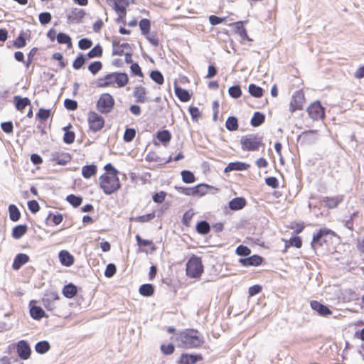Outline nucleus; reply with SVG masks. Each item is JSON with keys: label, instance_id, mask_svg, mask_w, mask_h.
<instances>
[{"label": "nucleus", "instance_id": "29", "mask_svg": "<svg viewBox=\"0 0 364 364\" xmlns=\"http://www.w3.org/2000/svg\"><path fill=\"white\" fill-rule=\"evenodd\" d=\"M97 173V166L95 164L85 165L82 168V176L87 179L95 176Z\"/></svg>", "mask_w": 364, "mask_h": 364}, {"label": "nucleus", "instance_id": "62", "mask_svg": "<svg viewBox=\"0 0 364 364\" xmlns=\"http://www.w3.org/2000/svg\"><path fill=\"white\" fill-rule=\"evenodd\" d=\"M289 229L294 230L295 234L301 233L305 228L304 223H293L289 226Z\"/></svg>", "mask_w": 364, "mask_h": 364}, {"label": "nucleus", "instance_id": "19", "mask_svg": "<svg viewBox=\"0 0 364 364\" xmlns=\"http://www.w3.org/2000/svg\"><path fill=\"white\" fill-rule=\"evenodd\" d=\"M310 304L312 309L316 311L321 316H327L332 314V311L328 309V307L317 301H312Z\"/></svg>", "mask_w": 364, "mask_h": 364}, {"label": "nucleus", "instance_id": "39", "mask_svg": "<svg viewBox=\"0 0 364 364\" xmlns=\"http://www.w3.org/2000/svg\"><path fill=\"white\" fill-rule=\"evenodd\" d=\"M265 119V116L259 112L254 113L253 117L251 119V124L256 127L260 126Z\"/></svg>", "mask_w": 364, "mask_h": 364}, {"label": "nucleus", "instance_id": "1", "mask_svg": "<svg viewBox=\"0 0 364 364\" xmlns=\"http://www.w3.org/2000/svg\"><path fill=\"white\" fill-rule=\"evenodd\" d=\"M104 170L105 172L99 177L100 188L106 195L117 193L121 188L119 171L111 164H107Z\"/></svg>", "mask_w": 364, "mask_h": 364}, {"label": "nucleus", "instance_id": "3", "mask_svg": "<svg viewBox=\"0 0 364 364\" xmlns=\"http://www.w3.org/2000/svg\"><path fill=\"white\" fill-rule=\"evenodd\" d=\"M129 81V78L126 73L113 72L97 79L96 85L100 88H122L125 87Z\"/></svg>", "mask_w": 364, "mask_h": 364}, {"label": "nucleus", "instance_id": "21", "mask_svg": "<svg viewBox=\"0 0 364 364\" xmlns=\"http://www.w3.org/2000/svg\"><path fill=\"white\" fill-rule=\"evenodd\" d=\"M156 138L163 146H167L172 139V135L168 130L164 129L157 132Z\"/></svg>", "mask_w": 364, "mask_h": 364}, {"label": "nucleus", "instance_id": "5", "mask_svg": "<svg viewBox=\"0 0 364 364\" xmlns=\"http://www.w3.org/2000/svg\"><path fill=\"white\" fill-rule=\"evenodd\" d=\"M241 149L245 151H256L264 146L263 137L257 134H247L240 139Z\"/></svg>", "mask_w": 364, "mask_h": 364}, {"label": "nucleus", "instance_id": "48", "mask_svg": "<svg viewBox=\"0 0 364 364\" xmlns=\"http://www.w3.org/2000/svg\"><path fill=\"white\" fill-rule=\"evenodd\" d=\"M150 77L152 80H154L156 83L159 85H161L164 82V78L161 73L159 70L151 71L150 73Z\"/></svg>", "mask_w": 364, "mask_h": 364}, {"label": "nucleus", "instance_id": "6", "mask_svg": "<svg viewBox=\"0 0 364 364\" xmlns=\"http://www.w3.org/2000/svg\"><path fill=\"white\" fill-rule=\"evenodd\" d=\"M115 105V100L112 95L108 92L100 95L96 103V108L101 114H108L112 111Z\"/></svg>", "mask_w": 364, "mask_h": 364}, {"label": "nucleus", "instance_id": "54", "mask_svg": "<svg viewBox=\"0 0 364 364\" xmlns=\"http://www.w3.org/2000/svg\"><path fill=\"white\" fill-rule=\"evenodd\" d=\"M66 200L68 203H70L72 205L77 208L80 206L82 203V199L80 196H76L73 194H70L67 196Z\"/></svg>", "mask_w": 364, "mask_h": 364}, {"label": "nucleus", "instance_id": "50", "mask_svg": "<svg viewBox=\"0 0 364 364\" xmlns=\"http://www.w3.org/2000/svg\"><path fill=\"white\" fill-rule=\"evenodd\" d=\"M154 291V287L151 284H143L139 288V293L142 296H151Z\"/></svg>", "mask_w": 364, "mask_h": 364}, {"label": "nucleus", "instance_id": "16", "mask_svg": "<svg viewBox=\"0 0 364 364\" xmlns=\"http://www.w3.org/2000/svg\"><path fill=\"white\" fill-rule=\"evenodd\" d=\"M344 197L343 195H338L336 196H326L322 200L324 205L328 208L333 209L338 207V205L343 201Z\"/></svg>", "mask_w": 364, "mask_h": 364}, {"label": "nucleus", "instance_id": "51", "mask_svg": "<svg viewBox=\"0 0 364 364\" xmlns=\"http://www.w3.org/2000/svg\"><path fill=\"white\" fill-rule=\"evenodd\" d=\"M194 215L195 213L193 209H189L188 210L185 212L182 218L183 224L186 227H189L191 225V222Z\"/></svg>", "mask_w": 364, "mask_h": 364}, {"label": "nucleus", "instance_id": "15", "mask_svg": "<svg viewBox=\"0 0 364 364\" xmlns=\"http://www.w3.org/2000/svg\"><path fill=\"white\" fill-rule=\"evenodd\" d=\"M85 16V12L83 9L79 8H73L68 14L67 18L70 23H79Z\"/></svg>", "mask_w": 364, "mask_h": 364}, {"label": "nucleus", "instance_id": "47", "mask_svg": "<svg viewBox=\"0 0 364 364\" xmlns=\"http://www.w3.org/2000/svg\"><path fill=\"white\" fill-rule=\"evenodd\" d=\"M249 92L255 97H261L263 95V90L262 87L255 84H250L248 87Z\"/></svg>", "mask_w": 364, "mask_h": 364}, {"label": "nucleus", "instance_id": "9", "mask_svg": "<svg viewBox=\"0 0 364 364\" xmlns=\"http://www.w3.org/2000/svg\"><path fill=\"white\" fill-rule=\"evenodd\" d=\"M306 102V97L302 90L294 92L289 102V112L294 113L302 110Z\"/></svg>", "mask_w": 364, "mask_h": 364}, {"label": "nucleus", "instance_id": "17", "mask_svg": "<svg viewBox=\"0 0 364 364\" xmlns=\"http://www.w3.org/2000/svg\"><path fill=\"white\" fill-rule=\"evenodd\" d=\"M145 160L148 162H156L160 165L168 164L172 161V157L170 156L167 159H161L155 151H150L146 155Z\"/></svg>", "mask_w": 364, "mask_h": 364}, {"label": "nucleus", "instance_id": "57", "mask_svg": "<svg viewBox=\"0 0 364 364\" xmlns=\"http://www.w3.org/2000/svg\"><path fill=\"white\" fill-rule=\"evenodd\" d=\"M235 253L239 256L247 257L250 255L251 250L245 245H240L236 248Z\"/></svg>", "mask_w": 364, "mask_h": 364}, {"label": "nucleus", "instance_id": "38", "mask_svg": "<svg viewBox=\"0 0 364 364\" xmlns=\"http://www.w3.org/2000/svg\"><path fill=\"white\" fill-rule=\"evenodd\" d=\"M31 316L36 320H39L45 315V312L42 308L36 306H32L30 309Z\"/></svg>", "mask_w": 364, "mask_h": 364}, {"label": "nucleus", "instance_id": "25", "mask_svg": "<svg viewBox=\"0 0 364 364\" xmlns=\"http://www.w3.org/2000/svg\"><path fill=\"white\" fill-rule=\"evenodd\" d=\"M200 355H195L192 354L183 353L178 360L179 364H195L198 360H201Z\"/></svg>", "mask_w": 364, "mask_h": 364}, {"label": "nucleus", "instance_id": "63", "mask_svg": "<svg viewBox=\"0 0 364 364\" xmlns=\"http://www.w3.org/2000/svg\"><path fill=\"white\" fill-rule=\"evenodd\" d=\"M85 59L83 55L80 54L73 61V67L75 70H79L85 64Z\"/></svg>", "mask_w": 364, "mask_h": 364}, {"label": "nucleus", "instance_id": "2", "mask_svg": "<svg viewBox=\"0 0 364 364\" xmlns=\"http://www.w3.org/2000/svg\"><path fill=\"white\" fill-rule=\"evenodd\" d=\"M179 347L183 348H198L204 343L203 337L196 329L188 328L181 331L176 337Z\"/></svg>", "mask_w": 364, "mask_h": 364}, {"label": "nucleus", "instance_id": "58", "mask_svg": "<svg viewBox=\"0 0 364 364\" xmlns=\"http://www.w3.org/2000/svg\"><path fill=\"white\" fill-rule=\"evenodd\" d=\"M136 136V131L133 128L127 129L124 132L123 139L126 142L132 141Z\"/></svg>", "mask_w": 364, "mask_h": 364}, {"label": "nucleus", "instance_id": "31", "mask_svg": "<svg viewBox=\"0 0 364 364\" xmlns=\"http://www.w3.org/2000/svg\"><path fill=\"white\" fill-rule=\"evenodd\" d=\"M194 188V197H202L206 195L211 187L209 185L205 183H200L195 186Z\"/></svg>", "mask_w": 364, "mask_h": 364}, {"label": "nucleus", "instance_id": "35", "mask_svg": "<svg viewBox=\"0 0 364 364\" xmlns=\"http://www.w3.org/2000/svg\"><path fill=\"white\" fill-rule=\"evenodd\" d=\"M28 227L26 225L15 226L12 230V237L15 239H19L26 233Z\"/></svg>", "mask_w": 364, "mask_h": 364}, {"label": "nucleus", "instance_id": "32", "mask_svg": "<svg viewBox=\"0 0 364 364\" xmlns=\"http://www.w3.org/2000/svg\"><path fill=\"white\" fill-rule=\"evenodd\" d=\"M136 240L139 247H149L150 252H153L156 250V247L152 240L142 239L139 235H136Z\"/></svg>", "mask_w": 364, "mask_h": 364}, {"label": "nucleus", "instance_id": "7", "mask_svg": "<svg viewBox=\"0 0 364 364\" xmlns=\"http://www.w3.org/2000/svg\"><path fill=\"white\" fill-rule=\"evenodd\" d=\"M203 272V266L200 257L192 256L186 264V274L189 277L198 278Z\"/></svg>", "mask_w": 364, "mask_h": 364}, {"label": "nucleus", "instance_id": "12", "mask_svg": "<svg viewBox=\"0 0 364 364\" xmlns=\"http://www.w3.org/2000/svg\"><path fill=\"white\" fill-rule=\"evenodd\" d=\"M72 159L70 153L64 151H55L52 154L50 160L58 165L64 166L69 163Z\"/></svg>", "mask_w": 364, "mask_h": 364}, {"label": "nucleus", "instance_id": "53", "mask_svg": "<svg viewBox=\"0 0 364 364\" xmlns=\"http://www.w3.org/2000/svg\"><path fill=\"white\" fill-rule=\"evenodd\" d=\"M175 189L181 194L186 196L194 197V188L193 187L175 186Z\"/></svg>", "mask_w": 364, "mask_h": 364}, {"label": "nucleus", "instance_id": "18", "mask_svg": "<svg viewBox=\"0 0 364 364\" xmlns=\"http://www.w3.org/2000/svg\"><path fill=\"white\" fill-rule=\"evenodd\" d=\"M17 352L21 359L26 360L30 357L31 350L28 344L22 340L18 343Z\"/></svg>", "mask_w": 364, "mask_h": 364}, {"label": "nucleus", "instance_id": "27", "mask_svg": "<svg viewBox=\"0 0 364 364\" xmlns=\"http://www.w3.org/2000/svg\"><path fill=\"white\" fill-rule=\"evenodd\" d=\"M174 91L178 98L183 102H188L191 100V95L188 90L175 85Z\"/></svg>", "mask_w": 364, "mask_h": 364}, {"label": "nucleus", "instance_id": "4", "mask_svg": "<svg viewBox=\"0 0 364 364\" xmlns=\"http://www.w3.org/2000/svg\"><path fill=\"white\" fill-rule=\"evenodd\" d=\"M336 236V233L331 229L321 228L314 233L311 242V247L315 250L321 248L328 249Z\"/></svg>", "mask_w": 364, "mask_h": 364}, {"label": "nucleus", "instance_id": "60", "mask_svg": "<svg viewBox=\"0 0 364 364\" xmlns=\"http://www.w3.org/2000/svg\"><path fill=\"white\" fill-rule=\"evenodd\" d=\"M38 18L41 24L46 25L51 21L52 16L49 12H43L39 14Z\"/></svg>", "mask_w": 364, "mask_h": 364}, {"label": "nucleus", "instance_id": "61", "mask_svg": "<svg viewBox=\"0 0 364 364\" xmlns=\"http://www.w3.org/2000/svg\"><path fill=\"white\" fill-rule=\"evenodd\" d=\"M189 112L192 119L193 121L198 122V119L200 117L201 115L199 109L197 107L191 106L189 107Z\"/></svg>", "mask_w": 364, "mask_h": 364}, {"label": "nucleus", "instance_id": "55", "mask_svg": "<svg viewBox=\"0 0 364 364\" xmlns=\"http://www.w3.org/2000/svg\"><path fill=\"white\" fill-rule=\"evenodd\" d=\"M51 116V110L46 109L43 108H40L38 113L36 114V117L41 121H46Z\"/></svg>", "mask_w": 364, "mask_h": 364}, {"label": "nucleus", "instance_id": "22", "mask_svg": "<svg viewBox=\"0 0 364 364\" xmlns=\"http://www.w3.org/2000/svg\"><path fill=\"white\" fill-rule=\"evenodd\" d=\"M247 205L245 198L242 197H237L232 199L229 202V208L232 210H239L245 208Z\"/></svg>", "mask_w": 364, "mask_h": 364}, {"label": "nucleus", "instance_id": "40", "mask_svg": "<svg viewBox=\"0 0 364 364\" xmlns=\"http://www.w3.org/2000/svg\"><path fill=\"white\" fill-rule=\"evenodd\" d=\"M146 39L149 42L150 44H151L154 47H158L160 44V38L159 37V35L156 32H152L150 31L148 33V34H146L144 36Z\"/></svg>", "mask_w": 364, "mask_h": 364}, {"label": "nucleus", "instance_id": "42", "mask_svg": "<svg viewBox=\"0 0 364 364\" xmlns=\"http://www.w3.org/2000/svg\"><path fill=\"white\" fill-rule=\"evenodd\" d=\"M50 344L46 341H39L36 343L35 349L37 353L43 354L50 350Z\"/></svg>", "mask_w": 364, "mask_h": 364}, {"label": "nucleus", "instance_id": "10", "mask_svg": "<svg viewBox=\"0 0 364 364\" xmlns=\"http://www.w3.org/2000/svg\"><path fill=\"white\" fill-rule=\"evenodd\" d=\"M307 112L313 120L323 119L325 117V109L319 101L312 102L308 107Z\"/></svg>", "mask_w": 364, "mask_h": 364}, {"label": "nucleus", "instance_id": "37", "mask_svg": "<svg viewBox=\"0 0 364 364\" xmlns=\"http://www.w3.org/2000/svg\"><path fill=\"white\" fill-rule=\"evenodd\" d=\"M225 127L230 132L238 129V120L235 117H229L225 122Z\"/></svg>", "mask_w": 364, "mask_h": 364}, {"label": "nucleus", "instance_id": "41", "mask_svg": "<svg viewBox=\"0 0 364 364\" xmlns=\"http://www.w3.org/2000/svg\"><path fill=\"white\" fill-rule=\"evenodd\" d=\"M139 26L141 30V34L144 36L151 30V21L148 18H142L139 22Z\"/></svg>", "mask_w": 364, "mask_h": 364}, {"label": "nucleus", "instance_id": "56", "mask_svg": "<svg viewBox=\"0 0 364 364\" xmlns=\"http://www.w3.org/2000/svg\"><path fill=\"white\" fill-rule=\"evenodd\" d=\"M102 68V63L100 61H95L88 66L89 71L92 75H96Z\"/></svg>", "mask_w": 364, "mask_h": 364}, {"label": "nucleus", "instance_id": "33", "mask_svg": "<svg viewBox=\"0 0 364 364\" xmlns=\"http://www.w3.org/2000/svg\"><path fill=\"white\" fill-rule=\"evenodd\" d=\"M285 242V246H284V252H287V250L290 247H295L296 248H301L302 246V240L300 237L295 236L291 238H290L289 240H284Z\"/></svg>", "mask_w": 364, "mask_h": 364}, {"label": "nucleus", "instance_id": "23", "mask_svg": "<svg viewBox=\"0 0 364 364\" xmlns=\"http://www.w3.org/2000/svg\"><path fill=\"white\" fill-rule=\"evenodd\" d=\"M29 261V257L23 253L18 254L12 264V268L15 270L19 269L23 264Z\"/></svg>", "mask_w": 364, "mask_h": 364}, {"label": "nucleus", "instance_id": "49", "mask_svg": "<svg viewBox=\"0 0 364 364\" xmlns=\"http://www.w3.org/2000/svg\"><path fill=\"white\" fill-rule=\"evenodd\" d=\"M156 217L155 213L152 212L149 214L137 216L134 218V220L137 223H144L152 220Z\"/></svg>", "mask_w": 364, "mask_h": 364}, {"label": "nucleus", "instance_id": "24", "mask_svg": "<svg viewBox=\"0 0 364 364\" xmlns=\"http://www.w3.org/2000/svg\"><path fill=\"white\" fill-rule=\"evenodd\" d=\"M130 46L127 43H116L113 42L112 55L122 56L125 54V50H129Z\"/></svg>", "mask_w": 364, "mask_h": 364}, {"label": "nucleus", "instance_id": "8", "mask_svg": "<svg viewBox=\"0 0 364 364\" xmlns=\"http://www.w3.org/2000/svg\"><path fill=\"white\" fill-rule=\"evenodd\" d=\"M87 123L89 128L93 132L100 131L105 127V119L99 113L90 111L87 114Z\"/></svg>", "mask_w": 364, "mask_h": 364}, {"label": "nucleus", "instance_id": "59", "mask_svg": "<svg viewBox=\"0 0 364 364\" xmlns=\"http://www.w3.org/2000/svg\"><path fill=\"white\" fill-rule=\"evenodd\" d=\"M229 95L233 98H239L242 95V90L239 85L232 86L228 90Z\"/></svg>", "mask_w": 364, "mask_h": 364}, {"label": "nucleus", "instance_id": "44", "mask_svg": "<svg viewBox=\"0 0 364 364\" xmlns=\"http://www.w3.org/2000/svg\"><path fill=\"white\" fill-rule=\"evenodd\" d=\"M56 39L59 43L66 44L68 48L72 47V41L68 34L64 33H59L56 36Z\"/></svg>", "mask_w": 364, "mask_h": 364}, {"label": "nucleus", "instance_id": "13", "mask_svg": "<svg viewBox=\"0 0 364 364\" xmlns=\"http://www.w3.org/2000/svg\"><path fill=\"white\" fill-rule=\"evenodd\" d=\"M264 262V258L258 255H253L248 257L241 258L239 259V263L241 266L247 267H258Z\"/></svg>", "mask_w": 364, "mask_h": 364}, {"label": "nucleus", "instance_id": "34", "mask_svg": "<svg viewBox=\"0 0 364 364\" xmlns=\"http://www.w3.org/2000/svg\"><path fill=\"white\" fill-rule=\"evenodd\" d=\"M71 127L72 126L70 124L69 126L63 128L65 132L63 136V141L68 144L73 143L75 139V134L73 131L70 130Z\"/></svg>", "mask_w": 364, "mask_h": 364}, {"label": "nucleus", "instance_id": "11", "mask_svg": "<svg viewBox=\"0 0 364 364\" xmlns=\"http://www.w3.org/2000/svg\"><path fill=\"white\" fill-rule=\"evenodd\" d=\"M229 26L234 28V32L240 37V43L242 44H245L246 42H248L250 43L249 45H251L253 40L248 36L247 31L244 26L243 21H240L234 22L230 23Z\"/></svg>", "mask_w": 364, "mask_h": 364}, {"label": "nucleus", "instance_id": "20", "mask_svg": "<svg viewBox=\"0 0 364 364\" xmlns=\"http://www.w3.org/2000/svg\"><path fill=\"white\" fill-rule=\"evenodd\" d=\"M250 164L241 161L230 162L225 168V172H230L232 171H245L250 168Z\"/></svg>", "mask_w": 364, "mask_h": 364}, {"label": "nucleus", "instance_id": "26", "mask_svg": "<svg viewBox=\"0 0 364 364\" xmlns=\"http://www.w3.org/2000/svg\"><path fill=\"white\" fill-rule=\"evenodd\" d=\"M59 259L61 264L65 267H70L74 263L73 256L66 250H62L59 253Z\"/></svg>", "mask_w": 364, "mask_h": 364}, {"label": "nucleus", "instance_id": "64", "mask_svg": "<svg viewBox=\"0 0 364 364\" xmlns=\"http://www.w3.org/2000/svg\"><path fill=\"white\" fill-rule=\"evenodd\" d=\"M166 197V193L164 191H161L159 193H156L152 198L153 200L156 203H161L165 200V198Z\"/></svg>", "mask_w": 364, "mask_h": 364}, {"label": "nucleus", "instance_id": "28", "mask_svg": "<svg viewBox=\"0 0 364 364\" xmlns=\"http://www.w3.org/2000/svg\"><path fill=\"white\" fill-rule=\"evenodd\" d=\"M14 102L16 109L20 112H23L26 107L31 104L28 97H21L18 95L14 97Z\"/></svg>", "mask_w": 364, "mask_h": 364}, {"label": "nucleus", "instance_id": "43", "mask_svg": "<svg viewBox=\"0 0 364 364\" xmlns=\"http://www.w3.org/2000/svg\"><path fill=\"white\" fill-rule=\"evenodd\" d=\"M182 181L186 183H193L196 181L194 174L188 170H183L181 172Z\"/></svg>", "mask_w": 364, "mask_h": 364}, {"label": "nucleus", "instance_id": "36", "mask_svg": "<svg viewBox=\"0 0 364 364\" xmlns=\"http://www.w3.org/2000/svg\"><path fill=\"white\" fill-rule=\"evenodd\" d=\"M9 218L14 222L18 221L21 218V213L16 205L11 204L9 206Z\"/></svg>", "mask_w": 364, "mask_h": 364}, {"label": "nucleus", "instance_id": "30", "mask_svg": "<svg viewBox=\"0 0 364 364\" xmlns=\"http://www.w3.org/2000/svg\"><path fill=\"white\" fill-rule=\"evenodd\" d=\"M112 6L117 14H127L128 3L127 0H112Z\"/></svg>", "mask_w": 364, "mask_h": 364}, {"label": "nucleus", "instance_id": "14", "mask_svg": "<svg viewBox=\"0 0 364 364\" xmlns=\"http://www.w3.org/2000/svg\"><path fill=\"white\" fill-rule=\"evenodd\" d=\"M133 97L138 103H146L149 101L148 91L146 88L141 85L134 88Z\"/></svg>", "mask_w": 364, "mask_h": 364}, {"label": "nucleus", "instance_id": "46", "mask_svg": "<svg viewBox=\"0 0 364 364\" xmlns=\"http://www.w3.org/2000/svg\"><path fill=\"white\" fill-rule=\"evenodd\" d=\"M196 230L202 235L208 234L210 230V225L206 221H200L196 225Z\"/></svg>", "mask_w": 364, "mask_h": 364}, {"label": "nucleus", "instance_id": "45", "mask_svg": "<svg viewBox=\"0 0 364 364\" xmlns=\"http://www.w3.org/2000/svg\"><path fill=\"white\" fill-rule=\"evenodd\" d=\"M103 53L102 48L100 45L97 44L92 48L87 53L89 58H100Z\"/></svg>", "mask_w": 364, "mask_h": 364}, {"label": "nucleus", "instance_id": "52", "mask_svg": "<svg viewBox=\"0 0 364 364\" xmlns=\"http://www.w3.org/2000/svg\"><path fill=\"white\" fill-rule=\"evenodd\" d=\"M77 292V287L73 284L65 285L63 289V294L64 296H75Z\"/></svg>", "mask_w": 364, "mask_h": 364}]
</instances>
